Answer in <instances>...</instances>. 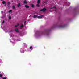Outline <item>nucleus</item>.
<instances>
[{
    "label": "nucleus",
    "mask_w": 79,
    "mask_h": 79,
    "mask_svg": "<svg viewBox=\"0 0 79 79\" xmlns=\"http://www.w3.org/2000/svg\"><path fill=\"white\" fill-rule=\"evenodd\" d=\"M33 50V48L32 46H30L29 48V49L28 50V52H31V51Z\"/></svg>",
    "instance_id": "f257e3e1"
},
{
    "label": "nucleus",
    "mask_w": 79,
    "mask_h": 79,
    "mask_svg": "<svg viewBox=\"0 0 79 79\" xmlns=\"http://www.w3.org/2000/svg\"><path fill=\"white\" fill-rule=\"evenodd\" d=\"M41 35V34L40 33H36L35 35V37H40V36Z\"/></svg>",
    "instance_id": "f03ea898"
},
{
    "label": "nucleus",
    "mask_w": 79,
    "mask_h": 79,
    "mask_svg": "<svg viewBox=\"0 0 79 79\" xmlns=\"http://www.w3.org/2000/svg\"><path fill=\"white\" fill-rule=\"evenodd\" d=\"M16 40H15L14 39H11L10 41L11 42H12L13 44H15V42H16Z\"/></svg>",
    "instance_id": "7ed1b4c3"
},
{
    "label": "nucleus",
    "mask_w": 79,
    "mask_h": 79,
    "mask_svg": "<svg viewBox=\"0 0 79 79\" xmlns=\"http://www.w3.org/2000/svg\"><path fill=\"white\" fill-rule=\"evenodd\" d=\"M44 17V15H40V16H38V18L40 19Z\"/></svg>",
    "instance_id": "20e7f679"
},
{
    "label": "nucleus",
    "mask_w": 79,
    "mask_h": 79,
    "mask_svg": "<svg viewBox=\"0 0 79 79\" xmlns=\"http://www.w3.org/2000/svg\"><path fill=\"white\" fill-rule=\"evenodd\" d=\"M20 52L22 53H24V51L23 50V49L21 48L20 50Z\"/></svg>",
    "instance_id": "39448f33"
},
{
    "label": "nucleus",
    "mask_w": 79,
    "mask_h": 79,
    "mask_svg": "<svg viewBox=\"0 0 79 79\" xmlns=\"http://www.w3.org/2000/svg\"><path fill=\"white\" fill-rule=\"evenodd\" d=\"M4 31H5L6 33V32H9L8 31V30L6 28H5V29H4Z\"/></svg>",
    "instance_id": "423d86ee"
},
{
    "label": "nucleus",
    "mask_w": 79,
    "mask_h": 79,
    "mask_svg": "<svg viewBox=\"0 0 79 79\" xmlns=\"http://www.w3.org/2000/svg\"><path fill=\"white\" fill-rule=\"evenodd\" d=\"M46 10V9L44 8L43 9L40 10L41 11H45Z\"/></svg>",
    "instance_id": "0eeeda50"
},
{
    "label": "nucleus",
    "mask_w": 79,
    "mask_h": 79,
    "mask_svg": "<svg viewBox=\"0 0 79 79\" xmlns=\"http://www.w3.org/2000/svg\"><path fill=\"white\" fill-rule=\"evenodd\" d=\"M2 3L5 5V6H6V2H5V1H3L2 2Z\"/></svg>",
    "instance_id": "6e6552de"
},
{
    "label": "nucleus",
    "mask_w": 79,
    "mask_h": 79,
    "mask_svg": "<svg viewBox=\"0 0 79 79\" xmlns=\"http://www.w3.org/2000/svg\"><path fill=\"white\" fill-rule=\"evenodd\" d=\"M38 16L37 15H35L33 17L34 18H38Z\"/></svg>",
    "instance_id": "1a4fd4ad"
},
{
    "label": "nucleus",
    "mask_w": 79,
    "mask_h": 79,
    "mask_svg": "<svg viewBox=\"0 0 79 79\" xmlns=\"http://www.w3.org/2000/svg\"><path fill=\"white\" fill-rule=\"evenodd\" d=\"M70 5V3L69 2H68L67 3V5H66V6H69Z\"/></svg>",
    "instance_id": "9d476101"
},
{
    "label": "nucleus",
    "mask_w": 79,
    "mask_h": 79,
    "mask_svg": "<svg viewBox=\"0 0 79 79\" xmlns=\"http://www.w3.org/2000/svg\"><path fill=\"white\" fill-rule=\"evenodd\" d=\"M1 23H2V25H3V24L4 23H5V21L4 20H3V22H2V21L1 20Z\"/></svg>",
    "instance_id": "9b49d317"
},
{
    "label": "nucleus",
    "mask_w": 79,
    "mask_h": 79,
    "mask_svg": "<svg viewBox=\"0 0 79 79\" xmlns=\"http://www.w3.org/2000/svg\"><path fill=\"white\" fill-rule=\"evenodd\" d=\"M15 31L16 32H18V31H19L18 29L17 28H15Z\"/></svg>",
    "instance_id": "f8f14e48"
},
{
    "label": "nucleus",
    "mask_w": 79,
    "mask_h": 79,
    "mask_svg": "<svg viewBox=\"0 0 79 79\" xmlns=\"http://www.w3.org/2000/svg\"><path fill=\"white\" fill-rule=\"evenodd\" d=\"M10 37H13V35L12 34H10Z\"/></svg>",
    "instance_id": "ddd939ff"
},
{
    "label": "nucleus",
    "mask_w": 79,
    "mask_h": 79,
    "mask_svg": "<svg viewBox=\"0 0 79 79\" xmlns=\"http://www.w3.org/2000/svg\"><path fill=\"white\" fill-rule=\"evenodd\" d=\"M24 3L25 4H27V1H24Z\"/></svg>",
    "instance_id": "4468645a"
},
{
    "label": "nucleus",
    "mask_w": 79,
    "mask_h": 79,
    "mask_svg": "<svg viewBox=\"0 0 79 79\" xmlns=\"http://www.w3.org/2000/svg\"><path fill=\"white\" fill-rule=\"evenodd\" d=\"M40 0H38L37 1V3H40Z\"/></svg>",
    "instance_id": "2eb2a0df"
},
{
    "label": "nucleus",
    "mask_w": 79,
    "mask_h": 79,
    "mask_svg": "<svg viewBox=\"0 0 79 79\" xmlns=\"http://www.w3.org/2000/svg\"><path fill=\"white\" fill-rule=\"evenodd\" d=\"M0 63H3V61L2 60V59H0Z\"/></svg>",
    "instance_id": "dca6fc26"
},
{
    "label": "nucleus",
    "mask_w": 79,
    "mask_h": 79,
    "mask_svg": "<svg viewBox=\"0 0 79 79\" xmlns=\"http://www.w3.org/2000/svg\"><path fill=\"white\" fill-rule=\"evenodd\" d=\"M25 7H26V8H29V6H28L27 5H25Z\"/></svg>",
    "instance_id": "f3484780"
},
{
    "label": "nucleus",
    "mask_w": 79,
    "mask_h": 79,
    "mask_svg": "<svg viewBox=\"0 0 79 79\" xmlns=\"http://www.w3.org/2000/svg\"><path fill=\"white\" fill-rule=\"evenodd\" d=\"M24 25L23 24H22L20 26V28H21V27H23Z\"/></svg>",
    "instance_id": "a211bd4d"
},
{
    "label": "nucleus",
    "mask_w": 79,
    "mask_h": 79,
    "mask_svg": "<svg viewBox=\"0 0 79 79\" xmlns=\"http://www.w3.org/2000/svg\"><path fill=\"white\" fill-rule=\"evenodd\" d=\"M20 5H21V4L20 3H19L18 5V7H19V6H20Z\"/></svg>",
    "instance_id": "6ab92c4d"
},
{
    "label": "nucleus",
    "mask_w": 79,
    "mask_h": 79,
    "mask_svg": "<svg viewBox=\"0 0 79 79\" xmlns=\"http://www.w3.org/2000/svg\"><path fill=\"white\" fill-rule=\"evenodd\" d=\"M65 27V25H63V26H62L60 27H62V28H63L64 27Z\"/></svg>",
    "instance_id": "aec40b11"
},
{
    "label": "nucleus",
    "mask_w": 79,
    "mask_h": 79,
    "mask_svg": "<svg viewBox=\"0 0 79 79\" xmlns=\"http://www.w3.org/2000/svg\"><path fill=\"white\" fill-rule=\"evenodd\" d=\"M52 8H55V9H56V7H53L52 8H50V9L51 10V9H52Z\"/></svg>",
    "instance_id": "412c9836"
},
{
    "label": "nucleus",
    "mask_w": 79,
    "mask_h": 79,
    "mask_svg": "<svg viewBox=\"0 0 79 79\" xmlns=\"http://www.w3.org/2000/svg\"><path fill=\"white\" fill-rule=\"evenodd\" d=\"M9 19H11V16H9Z\"/></svg>",
    "instance_id": "4be33fe9"
},
{
    "label": "nucleus",
    "mask_w": 79,
    "mask_h": 79,
    "mask_svg": "<svg viewBox=\"0 0 79 79\" xmlns=\"http://www.w3.org/2000/svg\"><path fill=\"white\" fill-rule=\"evenodd\" d=\"M37 7H39V3H38V4H37Z\"/></svg>",
    "instance_id": "5701e85b"
},
{
    "label": "nucleus",
    "mask_w": 79,
    "mask_h": 79,
    "mask_svg": "<svg viewBox=\"0 0 79 79\" xmlns=\"http://www.w3.org/2000/svg\"><path fill=\"white\" fill-rule=\"evenodd\" d=\"M19 24H18L17 25H15V27H18V26H19Z\"/></svg>",
    "instance_id": "b1692460"
},
{
    "label": "nucleus",
    "mask_w": 79,
    "mask_h": 79,
    "mask_svg": "<svg viewBox=\"0 0 79 79\" xmlns=\"http://www.w3.org/2000/svg\"><path fill=\"white\" fill-rule=\"evenodd\" d=\"M31 6H32V7H34V5H33V4H32V5H31Z\"/></svg>",
    "instance_id": "393cba45"
},
{
    "label": "nucleus",
    "mask_w": 79,
    "mask_h": 79,
    "mask_svg": "<svg viewBox=\"0 0 79 79\" xmlns=\"http://www.w3.org/2000/svg\"><path fill=\"white\" fill-rule=\"evenodd\" d=\"M12 12V10H10L9 11V13H11V12Z\"/></svg>",
    "instance_id": "a878e982"
},
{
    "label": "nucleus",
    "mask_w": 79,
    "mask_h": 79,
    "mask_svg": "<svg viewBox=\"0 0 79 79\" xmlns=\"http://www.w3.org/2000/svg\"><path fill=\"white\" fill-rule=\"evenodd\" d=\"M24 46H26V43H23Z\"/></svg>",
    "instance_id": "bb28decb"
},
{
    "label": "nucleus",
    "mask_w": 79,
    "mask_h": 79,
    "mask_svg": "<svg viewBox=\"0 0 79 79\" xmlns=\"http://www.w3.org/2000/svg\"><path fill=\"white\" fill-rule=\"evenodd\" d=\"M26 21H25L24 23V25H26Z\"/></svg>",
    "instance_id": "cd10ccee"
},
{
    "label": "nucleus",
    "mask_w": 79,
    "mask_h": 79,
    "mask_svg": "<svg viewBox=\"0 0 79 79\" xmlns=\"http://www.w3.org/2000/svg\"><path fill=\"white\" fill-rule=\"evenodd\" d=\"M10 2H8V5H10Z\"/></svg>",
    "instance_id": "c85d7f7f"
},
{
    "label": "nucleus",
    "mask_w": 79,
    "mask_h": 79,
    "mask_svg": "<svg viewBox=\"0 0 79 79\" xmlns=\"http://www.w3.org/2000/svg\"><path fill=\"white\" fill-rule=\"evenodd\" d=\"M12 8L13 9H15V6H13Z\"/></svg>",
    "instance_id": "c756f323"
},
{
    "label": "nucleus",
    "mask_w": 79,
    "mask_h": 79,
    "mask_svg": "<svg viewBox=\"0 0 79 79\" xmlns=\"http://www.w3.org/2000/svg\"><path fill=\"white\" fill-rule=\"evenodd\" d=\"M2 75L0 74V77H2Z\"/></svg>",
    "instance_id": "7c9ffc66"
},
{
    "label": "nucleus",
    "mask_w": 79,
    "mask_h": 79,
    "mask_svg": "<svg viewBox=\"0 0 79 79\" xmlns=\"http://www.w3.org/2000/svg\"><path fill=\"white\" fill-rule=\"evenodd\" d=\"M19 40H16V41H19Z\"/></svg>",
    "instance_id": "2f4dec72"
},
{
    "label": "nucleus",
    "mask_w": 79,
    "mask_h": 79,
    "mask_svg": "<svg viewBox=\"0 0 79 79\" xmlns=\"http://www.w3.org/2000/svg\"><path fill=\"white\" fill-rule=\"evenodd\" d=\"M3 79H6V78H4Z\"/></svg>",
    "instance_id": "473e14b6"
},
{
    "label": "nucleus",
    "mask_w": 79,
    "mask_h": 79,
    "mask_svg": "<svg viewBox=\"0 0 79 79\" xmlns=\"http://www.w3.org/2000/svg\"><path fill=\"white\" fill-rule=\"evenodd\" d=\"M1 13H3V11H1Z\"/></svg>",
    "instance_id": "72a5a7b5"
},
{
    "label": "nucleus",
    "mask_w": 79,
    "mask_h": 79,
    "mask_svg": "<svg viewBox=\"0 0 79 79\" xmlns=\"http://www.w3.org/2000/svg\"><path fill=\"white\" fill-rule=\"evenodd\" d=\"M2 18H4V17H2Z\"/></svg>",
    "instance_id": "f704fd0d"
},
{
    "label": "nucleus",
    "mask_w": 79,
    "mask_h": 79,
    "mask_svg": "<svg viewBox=\"0 0 79 79\" xmlns=\"http://www.w3.org/2000/svg\"><path fill=\"white\" fill-rule=\"evenodd\" d=\"M2 27V26H1V27Z\"/></svg>",
    "instance_id": "c9c22d12"
},
{
    "label": "nucleus",
    "mask_w": 79,
    "mask_h": 79,
    "mask_svg": "<svg viewBox=\"0 0 79 79\" xmlns=\"http://www.w3.org/2000/svg\"><path fill=\"white\" fill-rule=\"evenodd\" d=\"M12 2H13V1H12Z\"/></svg>",
    "instance_id": "e433bc0d"
},
{
    "label": "nucleus",
    "mask_w": 79,
    "mask_h": 79,
    "mask_svg": "<svg viewBox=\"0 0 79 79\" xmlns=\"http://www.w3.org/2000/svg\"><path fill=\"white\" fill-rule=\"evenodd\" d=\"M1 1H2V0H1Z\"/></svg>",
    "instance_id": "4c0bfd02"
}]
</instances>
